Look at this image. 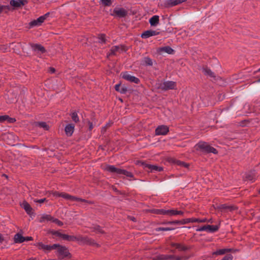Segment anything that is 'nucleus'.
<instances>
[{"label":"nucleus","mask_w":260,"mask_h":260,"mask_svg":"<svg viewBox=\"0 0 260 260\" xmlns=\"http://www.w3.org/2000/svg\"><path fill=\"white\" fill-rule=\"evenodd\" d=\"M195 147L196 150H200L204 152H211L214 154L217 153V151L214 148L210 146L206 142H199L196 145Z\"/></svg>","instance_id":"nucleus-1"},{"label":"nucleus","mask_w":260,"mask_h":260,"mask_svg":"<svg viewBox=\"0 0 260 260\" xmlns=\"http://www.w3.org/2000/svg\"><path fill=\"white\" fill-rule=\"evenodd\" d=\"M104 169L106 171L111 173H116L119 175H123L128 177H133V175L132 173L128 172L125 170L117 168L113 166L107 165L105 166Z\"/></svg>","instance_id":"nucleus-2"},{"label":"nucleus","mask_w":260,"mask_h":260,"mask_svg":"<svg viewBox=\"0 0 260 260\" xmlns=\"http://www.w3.org/2000/svg\"><path fill=\"white\" fill-rule=\"evenodd\" d=\"M137 164L142 166L143 169L148 172H153L155 171L160 172L163 170L162 167L156 165L148 164L144 161H138Z\"/></svg>","instance_id":"nucleus-3"},{"label":"nucleus","mask_w":260,"mask_h":260,"mask_svg":"<svg viewBox=\"0 0 260 260\" xmlns=\"http://www.w3.org/2000/svg\"><path fill=\"white\" fill-rule=\"evenodd\" d=\"M52 194L54 197H61L64 199L71 201H77V202H85V201L83 199L78 198L76 197L71 196L68 193L64 192H59L55 191L52 192Z\"/></svg>","instance_id":"nucleus-4"},{"label":"nucleus","mask_w":260,"mask_h":260,"mask_svg":"<svg viewBox=\"0 0 260 260\" xmlns=\"http://www.w3.org/2000/svg\"><path fill=\"white\" fill-rule=\"evenodd\" d=\"M39 250H42L45 253H48L53 250H55L56 244L52 245L45 244L42 242H39L35 244Z\"/></svg>","instance_id":"nucleus-5"},{"label":"nucleus","mask_w":260,"mask_h":260,"mask_svg":"<svg viewBox=\"0 0 260 260\" xmlns=\"http://www.w3.org/2000/svg\"><path fill=\"white\" fill-rule=\"evenodd\" d=\"M56 250V254L61 257H71V254L66 247L56 244L55 249Z\"/></svg>","instance_id":"nucleus-6"},{"label":"nucleus","mask_w":260,"mask_h":260,"mask_svg":"<svg viewBox=\"0 0 260 260\" xmlns=\"http://www.w3.org/2000/svg\"><path fill=\"white\" fill-rule=\"evenodd\" d=\"M49 13L45 14L43 16H41L36 20H34L29 22V25L30 27H33L35 26H40L46 20L47 17L49 16Z\"/></svg>","instance_id":"nucleus-7"},{"label":"nucleus","mask_w":260,"mask_h":260,"mask_svg":"<svg viewBox=\"0 0 260 260\" xmlns=\"http://www.w3.org/2000/svg\"><path fill=\"white\" fill-rule=\"evenodd\" d=\"M126 50V48L123 45L114 46L110 49V52L108 54V56L116 55L117 53L125 52Z\"/></svg>","instance_id":"nucleus-8"},{"label":"nucleus","mask_w":260,"mask_h":260,"mask_svg":"<svg viewBox=\"0 0 260 260\" xmlns=\"http://www.w3.org/2000/svg\"><path fill=\"white\" fill-rule=\"evenodd\" d=\"M218 229V225H207L198 228L196 231L197 232L207 231L209 232H214L217 231Z\"/></svg>","instance_id":"nucleus-9"},{"label":"nucleus","mask_w":260,"mask_h":260,"mask_svg":"<svg viewBox=\"0 0 260 260\" xmlns=\"http://www.w3.org/2000/svg\"><path fill=\"white\" fill-rule=\"evenodd\" d=\"M176 86V82L168 81L161 84L160 87L164 90H168L174 89Z\"/></svg>","instance_id":"nucleus-10"},{"label":"nucleus","mask_w":260,"mask_h":260,"mask_svg":"<svg viewBox=\"0 0 260 260\" xmlns=\"http://www.w3.org/2000/svg\"><path fill=\"white\" fill-rule=\"evenodd\" d=\"M169 131V127L164 125L158 126L155 129L156 135H165Z\"/></svg>","instance_id":"nucleus-11"},{"label":"nucleus","mask_w":260,"mask_h":260,"mask_svg":"<svg viewBox=\"0 0 260 260\" xmlns=\"http://www.w3.org/2000/svg\"><path fill=\"white\" fill-rule=\"evenodd\" d=\"M122 77L125 80L131 82L138 83L140 81L139 79L135 76H132L126 72L121 73Z\"/></svg>","instance_id":"nucleus-12"},{"label":"nucleus","mask_w":260,"mask_h":260,"mask_svg":"<svg viewBox=\"0 0 260 260\" xmlns=\"http://www.w3.org/2000/svg\"><path fill=\"white\" fill-rule=\"evenodd\" d=\"M27 4L26 0H11L10 4L13 6L14 8H18L21 7Z\"/></svg>","instance_id":"nucleus-13"},{"label":"nucleus","mask_w":260,"mask_h":260,"mask_svg":"<svg viewBox=\"0 0 260 260\" xmlns=\"http://www.w3.org/2000/svg\"><path fill=\"white\" fill-rule=\"evenodd\" d=\"M216 208L221 211L227 210L232 211L237 209V207L234 206L228 205L226 204H222L218 206Z\"/></svg>","instance_id":"nucleus-14"},{"label":"nucleus","mask_w":260,"mask_h":260,"mask_svg":"<svg viewBox=\"0 0 260 260\" xmlns=\"http://www.w3.org/2000/svg\"><path fill=\"white\" fill-rule=\"evenodd\" d=\"M114 14L119 17H123L127 14V12L123 8H116L113 11Z\"/></svg>","instance_id":"nucleus-15"},{"label":"nucleus","mask_w":260,"mask_h":260,"mask_svg":"<svg viewBox=\"0 0 260 260\" xmlns=\"http://www.w3.org/2000/svg\"><path fill=\"white\" fill-rule=\"evenodd\" d=\"M159 33V32L158 31L155 30H149L145 31L142 34L141 37L142 38L147 39L151 36H156L158 35Z\"/></svg>","instance_id":"nucleus-16"},{"label":"nucleus","mask_w":260,"mask_h":260,"mask_svg":"<svg viewBox=\"0 0 260 260\" xmlns=\"http://www.w3.org/2000/svg\"><path fill=\"white\" fill-rule=\"evenodd\" d=\"M75 126L73 124H67L65 128L64 131L66 134L68 136H71L74 131Z\"/></svg>","instance_id":"nucleus-17"},{"label":"nucleus","mask_w":260,"mask_h":260,"mask_svg":"<svg viewBox=\"0 0 260 260\" xmlns=\"http://www.w3.org/2000/svg\"><path fill=\"white\" fill-rule=\"evenodd\" d=\"M22 208H23L27 213L30 214L32 213V208L30 205L25 201L22 202L21 204Z\"/></svg>","instance_id":"nucleus-18"},{"label":"nucleus","mask_w":260,"mask_h":260,"mask_svg":"<svg viewBox=\"0 0 260 260\" xmlns=\"http://www.w3.org/2000/svg\"><path fill=\"white\" fill-rule=\"evenodd\" d=\"M25 241V237L21 234L17 233L14 237V241L15 243H21Z\"/></svg>","instance_id":"nucleus-19"},{"label":"nucleus","mask_w":260,"mask_h":260,"mask_svg":"<svg viewBox=\"0 0 260 260\" xmlns=\"http://www.w3.org/2000/svg\"><path fill=\"white\" fill-rule=\"evenodd\" d=\"M53 217H52L50 215L48 214H44L41 216V217L40 218V222H43L45 221H53Z\"/></svg>","instance_id":"nucleus-20"},{"label":"nucleus","mask_w":260,"mask_h":260,"mask_svg":"<svg viewBox=\"0 0 260 260\" xmlns=\"http://www.w3.org/2000/svg\"><path fill=\"white\" fill-rule=\"evenodd\" d=\"M32 48L35 51H40L42 53L45 52V49L42 45L39 44H31Z\"/></svg>","instance_id":"nucleus-21"},{"label":"nucleus","mask_w":260,"mask_h":260,"mask_svg":"<svg viewBox=\"0 0 260 260\" xmlns=\"http://www.w3.org/2000/svg\"><path fill=\"white\" fill-rule=\"evenodd\" d=\"M168 215L169 216H174L177 215H183V212L181 211H178L175 209L167 210Z\"/></svg>","instance_id":"nucleus-22"},{"label":"nucleus","mask_w":260,"mask_h":260,"mask_svg":"<svg viewBox=\"0 0 260 260\" xmlns=\"http://www.w3.org/2000/svg\"><path fill=\"white\" fill-rule=\"evenodd\" d=\"M149 23L151 26H156L159 23V16L154 15L149 19Z\"/></svg>","instance_id":"nucleus-23"},{"label":"nucleus","mask_w":260,"mask_h":260,"mask_svg":"<svg viewBox=\"0 0 260 260\" xmlns=\"http://www.w3.org/2000/svg\"><path fill=\"white\" fill-rule=\"evenodd\" d=\"M60 237L64 240H67L70 241H74L78 240L77 238L74 236H69L66 234L60 235Z\"/></svg>","instance_id":"nucleus-24"},{"label":"nucleus","mask_w":260,"mask_h":260,"mask_svg":"<svg viewBox=\"0 0 260 260\" xmlns=\"http://www.w3.org/2000/svg\"><path fill=\"white\" fill-rule=\"evenodd\" d=\"M232 250V249H229V248H224V249H221L217 250L215 252H214L213 253V254H216V255H222L225 253L226 252H230Z\"/></svg>","instance_id":"nucleus-25"},{"label":"nucleus","mask_w":260,"mask_h":260,"mask_svg":"<svg viewBox=\"0 0 260 260\" xmlns=\"http://www.w3.org/2000/svg\"><path fill=\"white\" fill-rule=\"evenodd\" d=\"M245 178L247 180L253 181L255 179V175L254 173L250 172L246 175Z\"/></svg>","instance_id":"nucleus-26"},{"label":"nucleus","mask_w":260,"mask_h":260,"mask_svg":"<svg viewBox=\"0 0 260 260\" xmlns=\"http://www.w3.org/2000/svg\"><path fill=\"white\" fill-rule=\"evenodd\" d=\"M186 0H174V1H170L168 3V4L171 6H174L177 5L179 4H181Z\"/></svg>","instance_id":"nucleus-27"},{"label":"nucleus","mask_w":260,"mask_h":260,"mask_svg":"<svg viewBox=\"0 0 260 260\" xmlns=\"http://www.w3.org/2000/svg\"><path fill=\"white\" fill-rule=\"evenodd\" d=\"M37 125L43 128L44 130H48L49 126L45 122H41L37 123Z\"/></svg>","instance_id":"nucleus-28"},{"label":"nucleus","mask_w":260,"mask_h":260,"mask_svg":"<svg viewBox=\"0 0 260 260\" xmlns=\"http://www.w3.org/2000/svg\"><path fill=\"white\" fill-rule=\"evenodd\" d=\"M115 89L116 91L120 92L121 93H124L125 92L126 90L124 88H120V84H116L115 86Z\"/></svg>","instance_id":"nucleus-29"},{"label":"nucleus","mask_w":260,"mask_h":260,"mask_svg":"<svg viewBox=\"0 0 260 260\" xmlns=\"http://www.w3.org/2000/svg\"><path fill=\"white\" fill-rule=\"evenodd\" d=\"M203 72L206 75H209L211 77H214V73L209 69H207V68L204 69Z\"/></svg>","instance_id":"nucleus-30"},{"label":"nucleus","mask_w":260,"mask_h":260,"mask_svg":"<svg viewBox=\"0 0 260 260\" xmlns=\"http://www.w3.org/2000/svg\"><path fill=\"white\" fill-rule=\"evenodd\" d=\"M175 229V228H161V227H159V228H157L156 229V231L157 232H159V231H172V230H174Z\"/></svg>","instance_id":"nucleus-31"},{"label":"nucleus","mask_w":260,"mask_h":260,"mask_svg":"<svg viewBox=\"0 0 260 260\" xmlns=\"http://www.w3.org/2000/svg\"><path fill=\"white\" fill-rule=\"evenodd\" d=\"M162 51H164L165 52L168 53V54H172L174 52L173 49H172L170 47H165L161 49Z\"/></svg>","instance_id":"nucleus-32"},{"label":"nucleus","mask_w":260,"mask_h":260,"mask_svg":"<svg viewBox=\"0 0 260 260\" xmlns=\"http://www.w3.org/2000/svg\"><path fill=\"white\" fill-rule=\"evenodd\" d=\"M175 163L178 166H180L183 167H185V168H187L188 167V166H189V165L188 164H186V163H185L184 162H183V161H181L180 160H176L175 161Z\"/></svg>","instance_id":"nucleus-33"},{"label":"nucleus","mask_w":260,"mask_h":260,"mask_svg":"<svg viewBox=\"0 0 260 260\" xmlns=\"http://www.w3.org/2000/svg\"><path fill=\"white\" fill-rule=\"evenodd\" d=\"M192 222H206L207 221V219L206 218L203 219L192 218Z\"/></svg>","instance_id":"nucleus-34"},{"label":"nucleus","mask_w":260,"mask_h":260,"mask_svg":"<svg viewBox=\"0 0 260 260\" xmlns=\"http://www.w3.org/2000/svg\"><path fill=\"white\" fill-rule=\"evenodd\" d=\"M144 63L148 66H152V60L148 57H145L143 60Z\"/></svg>","instance_id":"nucleus-35"},{"label":"nucleus","mask_w":260,"mask_h":260,"mask_svg":"<svg viewBox=\"0 0 260 260\" xmlns=\"http://www.w3.org/2000/svg\"><path fill=\"white\" fill-rule=\"evenodd\" d=\"M71 117L73 120L75 122H78L79 120L77 114L75 112H73L71 114Z\"/></svg>","instance_id":"nucleus-36"},{"label":"nucleus","mask_w":260,"mask_h":260,"mask_svg":"<svg viewBox=\"0 0 260 260\" xmlns=\"http://www.w3.org/2000/svg\"><path fill=\"white\" fill-rule=\"evenodd\" d=\"M4 10L9 11L10 7L9 6L0 5V14Z\"/></svg>","instance_id":"nucleus-37"},{"label":"nucleus","mask_w":260,"mask_h":260,"mask_svg":"<svg viewBox=\"0 0 260 260\" xmlns=\"http://www.w3.org/2000/svg\"><path fill=\"white\" fill-rule=\"evenodd\" d=\"M175 245L176 248H177L180 250H185L186 249V247L181 244L177 243V244H175Z\"/></svg>","instance_id":"nucleus-38"},{"label":"nucleus","mask_w":260,"mask_h":260,"mask_svg":"<svg viewBox=\"0 0 260 260\" xmlns=\"http://www.w3.org/2000/svg\"><path fill=\"white\" fill-rule=\"evenodd\" d=\"M192 218H187L185 219L182 220H181V224H184L188 223L189 222H192Z\"/></svg>","instance_id":"nucleus-39"},{"label":"nucleus","mask_w":260,"mask_h":260,"mask_svg":"<svg viewBox=\"0 0 260 260\" xmlns=\"http://www.w3.org/2000/svg\"><path fill=\"white\" fill-rule=\"evenodd\" d=\"M99 39L100 40V42L101 43H105L106 42V38H105V35L104 34L100 35L99 37Z\"/></svg>","instance_id":"nucleus-40"},{"label":"nucleus","mask_w":260,"mask_h":260,"mask_svg":"<svg viewBox=\"0 0 260 260\" xmlns=\"http://www.w3.org/2000/svg\"><path fill=\"white\" fill-rule=\"evenodd\" d=\"M168 224H181V220H175L172 221H168Z\"/></svg>","instance_id":"nucleus-41"},{"label":"nucleus","mask_w":260,"mask_h":260,"mask_svg":"<svg viewBox=\"0 0 260 260\" xmlns=\"http://www.w3.org/2000/svg\"><path fill=\"white\" fill-rule=\"evenodd\" d=\"M52 222H54L59 226H61L63 225V223L61 221L59 220L58 219H57L56 218H53Z\"/></svg>","instance_id":"nucleus-42"},{"label":"nucleus","mask_w":260,"mask_h":260,"mask_svg":"<svg viewBox=\"0 0 260 260\" xmlns=\"http://www.w3.org/2000/svg\"><path fill=\"white\" fill-rule=\"evenodd\" d=\"M9 117L8 115H4L0 116V122H3L4 121H7Z\"/></svg>","instance_id":"nucleus-43"},{"label":"nucleus","mask_w":260,"mask_h":260,"mask_svg":"<svg viewBox=\"0 0 260 260\" xmlns=\"http://www.w3.org/2000/svg\"><path fill=\"white\" fill-rule=\"evenodd\" d=\"M101 1L105 6H110L111 4V0H101Z\"/></svg>","instance_id":"nucleus-44"},{"label":"nucleus","mask_w":260,"mask_h":260,"mask_svg":"<svg viewBox=\"0 0 260 260\" xmlns=\"http://www.w3.org/2000/svg\"><path fill=\"white\" fill-rule=\"evenodd\" d=\"M233 256L232 254H228L225 255L221 260H232Z\"/></svg>","instance_id":"nucleus-45"},{"label":"nucleus","mask_w":260,"mask_h":260,"mask_svg":"<svg viewBox=\"0 0 260 260\" xmlns=\"http://www.w3.org/2000/svg\"><path fill=\"white\" fill-rule=\"evenodd\" d=\"M45 201H46V199H45V198H44V199H40V200H35L34 201H35V202H37V203H44Z\"/></svg>","instance_id":"nucleus-46"},{"label":"nucleus","mask_w":260,"mask_h":260,"mask_svg":"<svg viewBox=\"0 0 260 260\" xmlns=\"http://www.w3.org/2000/svg\"><path fill=\"white\" fill-rule=\"evenodd\" d=\"M167 210L160 209V214L164 215H168V212H167Z\"/></svg>","instance_id":"nucleus-47"},{"label":"nucleus","mask_w":260,"mask_h":260,"mask_svg":"<svg viewBox=\"0 0 260 260\" xmlns=\"http://www.w3.org/2000/svg\"><path fill=\"white\" fill-rule=\"evenodd\" d=\"M7 121L10 123H13L15 121V119L14 118L9 117Z\"/></svg>","instance_id":"nucleus-48"},{"label":"nucleus","mask_w":260,"mask_h":260,"mask_svg":"<svg viewBox=\"0 0 260 260\" xmlns=\"http://www.w3.org/2000/svg\"><path fill=\"white\" fill-rule=\"evenodd\" d=\"M31 240H32V238L31 237H25V241H31Z\"/></svg>","instance_id":"nucleus-49"},{"label":"nucleus","mask_w":260,"mask_h":260,"mask_svg":"<svg viewBox=\"0 0 260 260\" xmlns=\"http://www.w3.org/2000/svg\"><path fill=\"white\" fill-rule=\"evenodd\" d=\"M95 230H97L99 232H102V230L101 229L100 227L99 226H97L95 228Z\"/></svg>","instance_id":"nucleus-50"},{"label":"nucleus","mask_w":260,"mask_h":260,"mask_svg":"<svg viewBox=\"0 0 260 260\" xmlns=\"http://www.w3.org/2000/svg\"><path fill=\"white\" fill-rule=\"evenodd\" d=\"M4 238L1 234H0V243H2L4 241Z\"/></svg>","instance_id":"nucleus-51"},{"label":"nucleus","mask_w":260,"mask_h":260,"mask_svg":"<svg viewBox=\"0 0 260 260\" xmlns=\"http://www.w3.org/2000/svg\"><path fill=\"white\" fill-rule=\"evenodd\" d=\"M187 258L186 257H177V260H186Z\"/></svg>","instance_id":"nucleus-52"},{"label":"nucleus","mask_w":260,"mask_h":260,"mask_svg":"<svg viewBox=\"0 0 260 260\" xmlns=\"http://www.w3.org/2000/svg\"><path fill=\"white\" fill-rule=\"evenodd\" d=\"M90 244L95 245L96 246H99V244L94 242V241L91 242Z\"/></svg>","instance_id":"nucleus-53"},{"label":"nucleus","mask_w":260,"mask_h":260,"mask_svg":"<svg viewBox=\"0 0 260 260\" xmlns=\"http://www.w3.org/2000/svg\"><path fill=\"white\" fill-rule=\"evenodd\" d=\"M160 212V210H158L157 209V210H155L154 212L156 213V214H160V212Z\"/></svg>","instance_id":"nucleus-54"},{"label":"nucleus","mask_w":260,"mask_h":260,"mask_svg":"<svg viewBox=\"0 0 260 260\" xmlns=\"http://www.w3.org/2000/svg\"><path fill=\"white\" fill-rule=\"evenodd\" d=\"M89 129H91L93 128V125L91 123L89 122Z\"/></svg>","instance_id":"nucleus-55"},{"label":"nucleus","mask_w":260,"mask_h":260,"mask_svg":"<svg viewBox=\"0 0 260 260\" xmlns=\"http://www.w3.org/2000/svg\"><path fill=\"white\" fill-rule=\"evenodd\" d=\"M50 70L52 73H54L55 72V69L54 68H51Z\"/></svg>","instance_id":"nucleus-56"},{"label":"nucleus","mask_w":260,"mask_h":260,"mask_svg":"<svg viewBox=\"0 0 260 260\" xmlns=\"http://www.w3.org/2000/svg\"><path fill=\"white\" fill-rule=\"evenodd\" d=\"M54 234L60 237V235H62L61 234L58 233V232H56Z\"/></svg>","instance_id":"nucleus-57"},{"label":"nucleus","mask_w":260,"mask_h":260,"mask_svg":"<svg viewBox=\"0 0 260 260\" xmlns=\"http://www.w3.org/2000/svg\"><path fill=\"white\" fill-rule=\"evenodd\" d=\"M206 222L212 223V219H210L209 220L207 219V221Z\"/></svg>","instance_id":"nucleus-58"},{"label":"nucleus","mask_w":260,"mask_h":260,"mask_svg":"<svg viewBox=\"0 0 260 260\" xmlns=\"http://www.w3.org/2000/svg\"><path fill=\"white\" fill-rule=\"evenodd\" d=\"M12 134H8V135H7V137H12Z\"/></svg>","instance_id":"nucleus-59"},{"label":"nucleus","mask_w":260,"mask_h":260,"mask_svg":"<svg viewBox=\"0 0 260 260\" xmlns=\"http://www.w3.org/2000/svg\"><path fill=\"white\" fill-rule=\"evenodd\" d=\"M131 220H133V221H135V218L134 217H132L131 218Z\"/></svg>","instance_id":"nucleus-60"},{"label":"nucleus","mask_w":260,"mask_h":260,"mask_svg":"<svg viewBox=\"0 0 260 260\" xmlns=\"http://www.w3.org/2000/svg\"><path fill=\"white\" fill-rule=\"evenodd\" d=\"M43 260H56L55 259H43Z\"/></svg>","instance_id":"nucleus-61"},{"label":"nucleus","mask_w":260,"mask_h":260,"mask_svg":"<svg viewBox=\"0 0 260 260\" xmlns=\"http://www.w3.org/2000/svg\"><path fill=\"white\" fill-rule=\"evenodd\" d=\"M162 224H168L167 223V222H163V223H162Z\"/></svg>","instance_id":"nucleus-62"},{"label":"nucleus","mask_w":260,"mask_h":260,"mask_svg":"<svg viewBox=\"0 0 260 260\" xmlns=\"http://www.w3.org/2000/svg\"><path fill=\"white\" fill-rule=\"evenodd\" d=\"M258 72H260V68L258 70Z\"/></svg>","instance_id":"nucleus-63"},{"label":"nucleus","mask_w":260,"mask_h":260,"mask_svg":"<svg viewBox=\"0 0 260 260\" xmlns=\"http://www.w3.org/2000/svg\"><path fill=\"white\" fill-rule=\"evenodd\" d=\"M258 82H260V79L258 80Z\"/></svg>","instance_id":"nucleus-64"}]
</instances>
